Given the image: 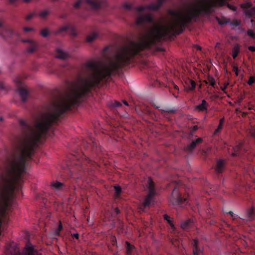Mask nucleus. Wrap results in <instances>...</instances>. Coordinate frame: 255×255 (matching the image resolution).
I'll use <instances>...</instances> for the list:
<instances>
[{"instance_id":"nucleus-1","label":"nucleus","mask_w":255,"mask_h":255,"mask_svg":"<svg viewBox=\"0 0 255 255\" xmlns=\"http://www.w3.org/2000/svg\"><path fill=\"white\" fill-rule=\"evenodd\" d=\"M177 22H162L155 24L145 33L138 42V47H144L158 40L170 29L173 28Z\"/></svg>"},{"instance_id":"nucleus-2","label":"nucleus","mask_w":255,"mask_h":255,"mask_svg":"<svg viewBox=\"0 0 255 255\" xmlns=\"http://www.w3.org/2000/svg\"><path fill=\"white\" fill-rule=\"evenodd\" d=\"M48 124V121L47 118L44 117L39 119L35 123L32 134L20 139L18 148L23 154H26V150L29 148L30 143L37 140L39 135L46 130Z\"/></svg>"},{"instance_id":"nucleus-3","label":"nucleus","mask_w":255,"mask_h":255,"mask_svg":"<svg viewBox=\"0 0 255 255\" xmlns=\"http://www.w3.org/2000/svg\"><path fill=\"white\" fill-rule=\"evenodd\" d=\"M82 92L79 91L78 89H73L72 91L64 97L59 103V109L63 110L66 109L74 103L75 99L80 95Z\"/></svg>"},{"instance_id":"nucleus-4","label":"nucleus","mask_w":255,"mask_h":255,"mask_svg":"<svg viewBox=\"0 0 255 255\" xmlns=\"http://www.w3.org/2000/svg\"><path fill=\"white\" fill-rule=\"evenodd\" d=\"M23 166V161L22 160H14L9 164V167L11 171L14 172H19L22 170Z\"/></svg>"},{"instance_id":"nucleus-5","label":"nucleus","mask_w":255,"mask_h":255,"mask_svg":"<svg viewBox=\"0 0 255 255\" xmlns=\"http://www.w3.org/2000/svg\"><path fill=\"white\" fill-rule=\"evenodd\" d=\"M98 4L96 0H78L74 3V6L78 7L81 5H86L91 7H95Z\"/></svg>"},{"instance_id":"nucleus-6","label":"nucleus","mask_w":255,"mask_h":255,"mask_svg":"<svg viewBox=\"0 0 255 255\" xmlns=\"http://www.w3.org/2000/svg\"><path fill=\"white\" fill-rule=\"evenodd\" d=\"M55 55V57L60 59H65L69 56L68 54L61 47L56 49Z\"/></svg>"},{"instance_id":"nucleus-7","label":"nucleus","mask_w":255,"mask_h":255,"mask_svg":"<svg viewBox=\"0 0 255 255\" xmlns=\"http://www.w3.org/2000/svg\"><path fill=\"white\" fill-rule=\"evenodd\" d=\"M110 71L107 67H101L98 69L95 74L96 78H100L108 75Z\"/></svg>"},{"instance_id":"nucleus-8","label":"nucleus","mask_w":255,"mask_h":255,"mask_svg":"<svg viewBox=\"0 0 255 255\" xmlns=\"http://www.w3.org/2000/svg\"><path fill=\"white\" fill-rule=\"evenodd\" d=\"M98 36V33L97 32H92L87 35L86 38V41L88 43H92L97 39Z\"/></svg>"},{"instance_id":"nucleus-9","label":"nucleus","mask_w":255,"mask_h":255,"mask_svg":"<svg viewBox=\"0 0 255 255\" xmlns=\"http://www.w3.org/2000/svg\"><path fill=\"white\" fill-rule=\"evenodd\" d=\"M148 182H149V195L147 197V198L145 199V201L143 202V204L144 206H147L149 204L150 202V198H151V194L152 193V181L151 179L149 178L148 179Z\"/></svg>"},{"instance_id":"nucleus-10","label":"nucleus","mask_w":255,"mask_h":255,"mask_svg":"<svg viewBox=\"0 0 255 255\" xmlns=\"http://www.w3.org/2000/svg\"><path fill=\"white\" fill-rule=\"evenodd\" d=\"M225 164V161L223 160H219L217 162V165L216 170L218 172H220L223 169Z\"/></svg>"},{"instance_id":"nucleus-11","label":"nucleus","mask_w":255,"mask_h":255,"mask_svg":"<svg viewBox=\"0 0 255 255\" xmlns=\"http://www.w3.org/2000/svg\"><path fill=\"white\" fill-rule=\"evenodd\" d=\"M207 104L205 100H203L202 103L197 106V109L199 111H203L206 109Z\"/></svg>"},{"instance_id":"nucleus-12","label":"nucleus","mask_w":255,"mask_h":255,"mask_svg":"<svg viewBox=\"0 0 255 255\" xmlns=\"http://www.w3.org/2000/svg\"><path fill=\"white\" fill-rule=\"evenodd\" d=\"M18 94L19 96L21 97V99L24 100V97L27 95V92L26 90L21 89L18 91Z\"/></svg>"},{"instance_id":"nucleus-13","label":"nucleus","mask_w":255,"mask_h":255,"mask_svg":"<svg viewBox=\"0 0 255 255\" xmlns=\"http://www.w3.org/2000/svg\"><path fill=\"white\" fill-rule=\"evenodd\" d=\"M173 197L178 202L181 201L182 200L181 197L179 196V193L177 191H175L173 193Z\"/></svg>"},{"instance_id":"nucleus-14","label":"nucleus","mask_w":255,"mask_h":255,"mask_svg":"<svg viewBox=\"0 0 255 255\" xmlns=\"http://www.w3.org/2000/svg\"><path fill=\"white\" fill-rule=\"evenodd\" d=\"M40 33L43 37H47L49 35V32L48 29L44 28L41 30Z\"/></svg>"},{"instance_id":"nucleus-15","label":"nucleus","mask_w":255,"mask_h":255,"mask_svg":"<svg viewBox=\"0 0 255 255\" xmlns=\"http://www.w3.org/2000/svg\"><path fill=\"white\" fill-rule=\"evenodd\" d=\"M188 82L190 83V86L189 87L187 88V90H192L194 89L195 87V84L194 82L191 80H189Z\"/></svg>"},{"instance_id":"nucleus-16","label":"nucleus","mask_w":255,"mask_h":255,"mask_svg":"<svg viewBox=\"0 0 255 255\" xmlns=\"http://www.w3.org/2000/svg\"><path fill=\"white\" fill-rule=\"evenodd\" d=\"M52 186L55 189H59L62 186V184L59 182H55L52 183Z\"/></svg>"},{"instance_id":"nucleus-17","label":"nucleus","mask_w":255,"mask_h":255,"mask_svg":"<svg viewBox=\"0 0 255 255\" xmlns=\"http://www.w3.org/2000/svg\"><path fill=\"white\" fill-rule=\"evenodd\" d=\"M126 249L128 254H129L131 250L133 249V247L130 245L128 242H126Z\"/></svg>"},{"instance_id":"nucleus-18","label":"nucleus","mask_w":255,"mask_h":255,"mask_svg":"<svg viewBox=\"0 0 255 255\" xmlns=\"http://www.w3.org/2000/svg\"><path fill=\"white\" fill-rule=\"evenodd\" d=\"M202 250L196 248L193 250V255H202Z\"/></svg>"},{"instance_id":"nucleus-19","label":"nucleus","mask_w":255,"mask_h":255,"mask_svg":"<svg viewBox=\"0 0 255 255\" xmlns=\"http://www.w3.org/2000/svg\"><path fill=\"white\" fill-rule=\"evenodd\" d=\"M238 52H239L238 47H235L234 48V51H233V56L234 58H235L237 56Z\"/></svg>"},{"instance_id":"nucleus-20","label":"nucleus","mask_w":255,"mask_h":255,"mask_svg":"<svg viewBox=\"0 0 255 255\" xmlns=\"http://www.w3.org/2000/svg\"><path fill=\"white\" fill-rule=\"evenodd\" d=\"M69 28V26L67 24H65V25H63L62 26H61L60 28H59V30L60 31H65L67 29H68Z\"/></svg>"},{"instance_id":"nucleus-21","label":"nucleus","mask_w":255,"mask_h":255,"mask_svg":"<svg viewBox=\"0 0 255 255\" xmlns=\"http://www.w3.org/2000/svg\"><path fill=\"white\" fill-rule=\"evenodd\" d=\"M208 83L212 86H214L215 84V81L212 77H210L208 80Z\"/></svg>"},{"instance_id":"nucleus-22","label":"nucleus","mask_w":255,"mask_h":255,"mask_svg":"<svg viewBox=\"0 0 255 255\" xmlns=\"http://www.w3.org/2000/svg\"><path fill=\"white\" fill-rule=\"evenodd\" d=\"M255 82V77H251L248 82V83L251 85H252Z\"/></svg>"},{"instance_id":"nucleus-23","label":"nucleus","mask_w":255,"mask_h":255,"mask_svg":"<svg viewBox=\"0 0 255 255\" xmlns=\"http://www.w3.org/2000/svg\"><path fill=\"white\" fill-rule=\"evenodd\" d=\"M115 190L117 195H119L121 191V188L119 186H115Z\"/></svg>"},{"instance_id":"nucleus-24","label":"nucleus","mask_w":255,"mask_h":255,"mask_svg":"<svg viewBox=\"0 0 255 255\" xmlns=\"http://www.w3.org/2000/svg\"><path fill=\"white\" fill-rule=\"evenodd\" d=\"M164 219L169 223L170 224V225L173 226V225L171 222V220L170 217L168 216L167 215H164Z\"/></svg>"},{"instance_id":"nucleus-25","label":"nucleus","mask_w":255,"mask_h":255,"mask_svg":"<svg viewBox=\"0 0 255 255\" xmlns=\"http://www.w3.org/2000/svg\"><path fill=\"white\" fill-rule=\"evenodd\" d=\"M222 127H223V125H222V123H220L218 126L217 128L215 130V132H220L221 130V129H222Z\"/></svg>"},{"instance_id":"nucleus-26","label":"nucleus","mask_w":255,"mask_h":255,"mask_svg":"<svg viewBox=\"0 0 255 255\" xmlns=\"http://www.w3.org/2000/svg\"><path fill=\"white\" fill-rule=\"evenodd\" d=\"M188 222H184L181 224L182 228L186 229L188 227Z\"/></svg>"},{"instance_id":"nucleus-27","label":"nucleus","mask_w":255,"mask_h":255,"mask_svg":"<svg viewBox=\"0 0 255 255\" xmlns=\"http://www.w3.org/2000/svg\"><path fill=\"white\" fill-rule=\"evenodd\" d=\"M47 14V12L46 11H42L40 14V15L41 16V17H44Z\"/></svg>"},{"instance_id":"nucleus-28","label":"nucleus","mask_w":255,"mask_h":255,"mask_svg":"<svg viewBox=\"0 0 255 255\" xmlns=\"http://www.w3.org/2000/svg\"><path fill=\"white\" fill-rule=\"evenodd\" d=\"M197 144V143H196V141H195V140L193 141L192 142L191 144V147H192V148H194V147H195L196 146V144Z\"/></svg>"},{"instance_id":"nucleus-29","label":"nucleus","mask_w":255,"mask_h":255,"mask_svg":"<svg viewBox=\"0 0 255 255\" xmlns=\"http://www.w3.org/2000/svg\"><path fill=\"white\" fill-rule=\"evenodd\" d=\"M61 228H62V226H61V224H60L59 225L58 230L56 231V234H59V233L60 230L61 229Z\"/></svg>"},{"instance_id":"nucleus-30","label":"nucleus","mask_w":255,"mask_h":255,"mask_svg":"<svg viewBox=\"0 0 255 255\" xmlns=\"http://www.w3.org/2000/svg\"><path fill=\"white\" fill-rule=\"evenodd\" d=\"M234 71L235 72L236 74L237 75H238V72H239V70H238V67H234Z\"/></svg>"},{"instance_id":"nucleus-31","label":"nucleus","mask_w":255,"mask_h":255,"mask_svg":"<svg viewBox=\"0 0 255 255\" xmlns=\"http://www.w3.org/2000/svg\"><path fill=\"white\" fill-rule=\"evenodd\" d=\"M249 48L252 51H255V46H250V47H249Z\"/></svg>"},{"instance_id":"nucleus-32","label":"nucleus","mask_w":255,"mask_h":255,"mask_svg":"<svg viewBox=\"0 0 255 255\" xmlns=\"http://www.w3.org/2000/svg\"><path fill=\"white\" fill-rule=\"evenodd\" d=\"M195 141L197 143H199L202 141V139L200 138H199L197 139L196 140H195Z\"/></svg>"},{"instance_id":"nucleus-33","label":"nucleus","mask_w":255,"mask_h":255,"mask_svg":"<svg viewBox=\"0 0 255 255\" xmlns=\"http://www.w3.org/2000/svg\"><path fill=\"white\" fill-rule=\"evenodd\" d=\"M229 214L231 215V216L233 218V219H236L235 218L236 216H234V213L233 212H229Z\"/></svg>"},{"instance_id":"nucleus-34","label":"nucleus","mask_w":255,"mask_h":255,"mask_svg":"<svg viewBox=\"0 0 255 255\" xmlns=\"http://www.w3.org/2000/svg\"><path fill=\"white\" fill-rule=\"evenodd\" d=\"M227 88V85H225V86H224L223 87H221V89L223 90V91H224Z\"/></svg>"},{"instance_id":"nucleus-35","label":"nucleus","mask_w":255,"mask_h":255,"mask_svg":"<svg viewBox=\"0 0 255 255\" xmlns=\"http://www.w3.org/2000/svg\"><path fill=\"white\" fill-rule=\"evenodd\" d=\"M73 236L76 238H78V234L77 233H76V234H74L73 235Z\"/></svg>"},{"instance_id":"nucleus-36","label":"nucleus","mask_w":255,"mask_h":255,"mask_svg":"<svg viewBox=\"0 0 255 255\" xmlns=\"http://www.w3.org/2000/svg\"><path fill=\"white\" fill-rule=\"evenodd\" d=\"M194 245H195V246H197V244H198V241H197V240H194Z\"/></svg>"},{"instance_id":"nucleus-37","label":"nucleus","mask_w":255,"mask_h":255,"mask_svg":"<svg viewBox=\"0 0 255 255\" xmlns=\"http://www.w3.org/2000/svg\"><path fill=\"white\" fill-rule=\"evenodd\" d=\"M32 0H23V1L24 2H30V1H31Z\"/></svg>"},{"instance_id":"nucleus-38","label":"nucleus","mask_w":255,"mask_h":255,"mask_svg":"<svg viewBox=\"0 0 255 255\" xmlns=\"http://www.w3.org/2000/svg\"><path fill=\"white\" fill-rule=\"evenodd\" d=\"M198 10H199V9L197 7L194 8V9H193V11H198Z\"/></svg>"},{"instance_id":"nucleus-39","label":"nucleus","mask_w":255,"mask_h":255,"mask_svg":"<svg viewBox=\"0 0 255 255\" xmlns=\"http://www.w3.org/2000/svg\"><path fill=\"white\" fill-rule=\"evenodd\" d=\"M223 123H224V119H221L220 120V123H222V125H223Z\"/></svg>"},{"instance_id":"nucleus-40","label":"nucleus","mask_w":255,"mask_h":255,"mask_svg":"<svg viewBox=\"0 0 255 255\" xmlns=\"http://www.w3.org/2000/svg\"><path fill=\"white\" fill-rule=\"evenodd\" d=\"M24 30L25 31H28V30H30V29L29 28H24Z\"/></svg>"},{"instance_id":"nucleus-41","label":"nucleus","mask_w":255,"mask_h":255,"mask_svg":"<svg viewBox=\"0 0 255 255\" xmlns=\"http://www.w3.org/2000/svg\"><path fill=\"white\" fill-rule=\"evenodd\" d=\"M3 88V84H0V88Z\"/></svg>"},{"instance_id":"nucleus-42","label":"nucleus","mask_w":255,"mask_h":255,"mask_svg":"<svg viewBox=\"0 0 255 255\" xmlns=\"http://www.w3.org/2000/svg\"><path fill=\"white\" fill-rule=\"evenodd\" d=\"M32 252V251L31 250H29L28 252L27 253V254H28V255L30 254V253H31Z\"/></svg>"},{"instance_id":"nucleus-43","label":"nucleus","mask_w":255,"mask_h":255,"mask_svg":"<svg viewBox=\"0 0 255 255\" xmlns=\"http://www.w3.org/2000/svg\"><path fill=\"white\" fill-rule=\"evenodd\" d=\"M124 104H125V105H126V106H128V103H127V102H124Z\"/></svg>"},{"instance_id":"nucleus-44","label":"nucleus","mask_w":255,"mask_h":255,"mask_svg":"<svg viewBox=\"0 0 255 255\" xmlns=\"http://www.w3.org/2000/svg\"><path fill=\"white\" fill-rule=\"evenodd\" d=\"M144 8H143V7H140V8H139V9L140 10H142V9H143Z\"/></svg>"},{"instance_id":"nucleus-45","label":"nucleus","mask_w":255,"mask_h":255,"mask_svg":"<svg viewBox=\"0 0 255 255\" xmlns=\"http://www.w3.org/2000/svg\"><path fill=\"white\" fill-rule=\"evenodd\" d=\"M87 222H88L90 225H91V224H92V222H91V223H90V222H89V220H87Z\"/></svg>"},{"instance_id":"nucleus-46","label":"nucleus","mask_w":255,"mask_h":255,"mask_svg":"<svg viewBox=\"0 0 255 255\" xmlns=\"http://www.w3.org/2000/svg\"><path fill=\"white\" fill-rule=\"evenodd\" d=\"M149 8L153 9V8H154V7H151V6H150V7H149Z\"/></svg>"},{"instance_id":"nucleus-47","label":"nucleus","mask_w":255,"mask_h":255,"mask_svg":"<svg viewBox=\"0 0 255 255\" xmlns=\"http://www.w3.org/2000/svg\"><path fill=\"white\" fill-rule=\"evenodd\" d=\"M197 47H198V49H200V46H198Z\"/></svg>"},{"instance_id":"nucleus-48","label":"nucleus","mask_w":255,"mask_h":255,"mask_svg":"<svg viewBox=\"0 0 255 255\" xmlns=\"http://www.w3.org/2000/svg\"><path fill=\"white\" fill-rule=\"evenodd\" d=\"M2 118H0V121H2Z\"/></svg>"},{"instance_id":"nucleus-49","label":"nucleus","mask_w":255,"mask_h":255,"mask_svg":"<svg viewBox=\"0 0 255 255\" xmlns=\"http://www.w3.org/2000/svg\"><path fill=\"white\" fill-rule=\"evenodd\" d=\"M36 47V46L35 44H34V48H35Z\"/></svg>"},{"instance_id":"nucleus-50","label":"nucleus","mask_w":255,"mask_h":255,"mask_svg":"<svg viewBox=\"0 0 255 255\" xmlns=\"http://www.w3.org/2000/svg\"><path fill=\"white\" fill-rule=\"evenodd\" d=\"M1 206H2V208H3V205H1ZM4 206H5V205H4Z\"/></svg>"},{"instance_id":"nucleus-51","label":"nucleus","mask_w":255,"mask_h":255,"mask_svg":"<svg viewBox=\"0 0 255 255\" xmlns=\"http://www.w3.org/2000/svg\"><path fill=\"white\" fill-rule=\"evenodd\" d=\"M1 206L2 207V206H1V205H0V207Z\"/></svg>"}]
</instances>
